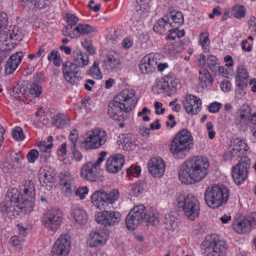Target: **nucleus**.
Segmentation results:
<instances>
[{
  "label": "nucleus",
  "mask_w": 256,
  "mask_h": 256,
  "mask_svg": "<svg viewBox=\"0 0 256 256\" xmlns=\"http://www.w3.org/2000/svg\"><path fill=\"white\" fill-rule=\"evenodd\" d=\"M231 11L234 16H245L246 8L243 5L236 4L231 8Z\"/></svg>",
  "instance_id": "41"
},
{
  "label": "nucleus",
  "mask_w": 256,
  "mask_h": 256,
  "mask_svg": "<svg viewBox=\"0 0 256 256\" xmlns=\"http://www.w3.org/2000/svg\"><path fill=\"white\" fill-rule=\"evenodd\" d=\"M222 104L218 102H214L211 104L209 107L208 110L210 112L216 113L219 111L222 107Z\"/></svg>",
  "instance_id": "61"
},
{
  "label": "nucleus",
  "mask_w": 256,
  "mask_h": 256,
  "mask_svg": "<svg viewBox=\"0 0 256 256\" xmlns=\"http://www.w3.org/2000/svg\"><path fill=\"white\" fill-rule=\"evenodd\" d=\"M9 32L8 36L11 40L15 41L14 44H16V42L21 40L22 36L20 31L18 30V28L14 27L12 30H8Z\"/></svg>",
  "instance_id": "44"
},
{
  "label": "nucleus",
  "mask_w": 256,
  "mask_h": 256,
  "mask_svg": "<svg viewBox=\"0 0 256 256\" xmlns=\"http://www.w3.org/2000/svg\"><path fill=\"white\" fill-rule=\"evenodd\" d=\"M5 30L0 32V42H2L3 44L6 46L13 44L14 42L10 44V42L12 40L8 36L9 32L8 30H6V28Z\"/></svg>",
  "instance_id": "48"
},
{
  "label": "nucleus",
  "mask_w": 256,
  "mask_h": 256,
  "mask_svg": "<svg viewBox=\"0 0 256 256\" xmlns=\"http://www.w3.org/2000/svg\"><path fill=\"white\" fill-rule=\"evenodd\" d=\"M88 192L87 186L79 187L75 192V194L80 196V199H84L85 195L88 194Z\"/></svg>",
  "instance_id": "54"
},
{
  "label": "nucleus",
  "mask_w": 256,
  "mask_h": 256,
  "mask_svg": "<svg viewBox=\"0 0 256 256\" xmlns=\"http://www.w3.org/2000/svg\"><path fill=\"white\" fill-rule=\"evenodd\" d=\"M136 92L132 89H125L121 91L110 101L108 112L111 118L120 120L124 112L128 113L134 108L137 102Z\"/></svg>",
  "instance_id": "4"
},
{
  "label": "nucleus",
  "mask_w": 256,
  "mask_h": 256,
  "mask_svg": "<svg viewBox=\"0 0 256 256\" xmlns=\"http://www.w3.org/2000/svg\"><path fill=\"white\" fill-rule=\"evenodd\" d=\"M178 83V80L172 76H165L162 82H160L158 86L160 89L166 90L167 92L176 90Z\"/></svg>",
  "instance_id": "26"
},
{
  "label": "nucleus",
  "mask_w": 256,
  "mask_h": 256,
  "mask_svg": "<svg viewBox=\"0 0 256 256\" xmlns=\"http://www.w3.org/2000/svg\"><path fill=\"white\" fill-rule=\"evenodd\" d=\"M38 156L39 154L37 150L34 149L30 150L27 154L28 162L30 163H34Z\"/></svg>",
  "instance_id": "53"
},
{
  "label": "nucleus",
  "mask_w": 256,
  "mask_h": 256,
  "mask_svg": "<svg viewBox=\"0 0 256 256\" xmlns=\"http://www.w3.org/2000/svg\"><path fill=\"white\" fill-rule=\"evenodd\" d=\"M248 148V145L239 138L232 140L229 146L232 156H236L237 158H240L239 162L233 167L232 170V178L238 185L242 184L248 178V169L250 168V162L247 156H244Z\"/></svg>",
  "instance_id": "2"
},
{
  "label": "nucleus",
  "mask_w": 256,
  "mask_h": 256,
  "mask_svg": "<svg viewBox=\"0 0 256 256\" xmlns=\"http://www.w3.org/2000/svg\"><path fill=\"white\" fill-rule=\"evenodd\" d=\"M78 36L90 34L97 32L96 28L88 24H80L76 26Z\"/></svg>",
  "instance_id": "38"
},
{
  "label": "nucleus",
  "mask_w": 256,
  "mask_h": 256,
  "mask_svg": "<svg viewBox=\"0 0 256 256\" xmlns=\"http://www.w3.org/2000/svg\"><path fill=\"white\" fill-rule=\"evenodd\" d=\"M70 238L68 234H62L56 241L52 249V256H67L70 248Z\"/></svg>",
  "instance_id": "14"
},
{
  "label": "nucleus",
  "mask_w": 256,
  "mask_h": 256,
  "mask_svg": "<svg viewBox=\"0 0 256 256\" xmlns=\"http://www.w3.org/2000/svg\"><path fill=\"white\" fill-rule=\"evenodd\" d=\"M198 79L200 81V84L203 88L210 86L213 82L212 76L208 71L206 69H202L199 72Z\"/></svg>",
  "instance_id": "33"
},
{
  "label": "nucleus",
  "mask_w": 256,
  "mask_h": 256,
  "mask_svg": "<svg viewBox=\"0 0 256 256\" xmlns=\"http://www.w3.org/2000/svg\"><path fill=\"white\" fill-rule=\"evenodd\" d=\"M60 181L61 185L64 186L67 192H71L73 188H74V179L72 176L67 172H61L60 174Z\"/></svg>",
  "instance_id": "30"
},
{
  "label": "nucleus",
  "mask_w": 256,
  "mask_h": 256,
  "mask_svg": "<svg viewBox=\"0 0 256 256\" xmlns=\"http://www.w3.org/2000/svg\"><path fill=\"white\" fill-rule=\"evenodd\" d=\"M157 66L156 60L152 55L144 56L139 64V69L143 74H148L154 72Z\"/></svg>",
  "instance_id": "21"
},
{
  "label": "nucleus",
  "mask_w": 256,
  "mask_h": 256,
  "mask_svg": "<svg viewBox=\"0 0 256 256\" xmlns=\"http://www.w3.org/2000/svg\"><path fill=\"white\" fill-rule=\"evenodd\" d=\"M158 220V214L153 210L148 212L146 207L139 204L133 208L127 215L126 224L128 230H134L142 222L153 226Z\"/></svg>",
  "instance_id": "7"
},
{
  "label": "nucleus",
  "mask_w": 256,
  "mask_h": 256,
  "mask_svg": "<svg viewBox=\"0 0 256 256\" xmlns=\"http://www.w3.org/2000/svg\"><path fill=\"white\" fill-rule=\"evenodd\" d=\"M106 152H101L99 154V158L95 162H92V165L94 166V169H96L104 160L105 156L107 155Z\"/></svg>",
  "instance_id": "56"
},
{
  "label": "nucleus",
  "mask_w": 256,
  "mask_h": 256,
  "mask_svg": "<svg viewBox=\"0 0 256 256\" xmlns=\"http://www.w3.org/2000/svg\"><path fill=\"white\" fill-rule=\"evenodd\" d=\"M120 194L118 190H114L109 193L97 190L91 196V202L98 208L106 209L109 204H112L117 200Z\"/></svg>",
  "instance_id": "9"
},
{
  "label": "nucleus",
  "mask_w": 256,
  "mask_h": 256,
  "mask_svg": "<svg viewBox=\"0 0 256 256\" xmlns=\"http://www.w3.org/2000/svg\"><path fill=\"white\" fill-rule=\"evenodd\" d=\"M249 74L243 66H239L237 68L236 82L237 86L241 89L244 88L248 84Z\"/></svg>",
  "instance_id": "25"
},
{
  "label": "nucleus",
  "mask_w": 256,
  "mask_h": 256,
  "mask_svg": "<svg viewBox=\"0 0 256 256\" xmlns=\"http://www.w3.org/2000/svg\"><path fill=\"white\" fill-rule=\"evenodd\" d=\"M184 107L188 114L194 115L200 111V100L195 96L190 94L185 98Z\"/></svg>",
  "instance_id": "19"
},
{
  "label": "nucleus",
  "mask_w": 256,
  "mask_h": 256,
  "mask_svg": "<svg viewBox=\"0 0 256 256\" xmlns=\"http://www.w3.org/2000/svg\"><path fill=\"white\" fill-rule=\"evenodd\" d=\"M150 110L144 107L142 109L141 112H140L138 116L140 117H142V120L144 122H148L150 120V118L148 116H144V114H150Z\"/></svg>",
  "instance_id": "60"
},
{
  "label": "nucleus",
  "mask_w": 256,
  "mask_h": 256,
  "mask_svg": "<svg viewBox=\"0 0 256 256\" xmlns=\"http://www.w3.org/2000/svg\"><path fill=\"white\" fill-rule=\"evenodd\" d=\"M220 88L222 91L228 92L230 90L231 83L228 80L223 82L220 84Z\"/></svg>",
  "instance_id": "64"
},
{
  "label": "nucleus",
  "mask_w": 256,
  "mask_h": 256,
  "mask_svg": "<svg viewBox=\"0 0 256 256\" xmlns=\"http://www.w3.org/2000/svg\"><path fill=\"white\" fill-rule=\"evenodd\" d=\"M148 170L154 177H161L165 170V164L164 160L160 158H151L148 163Z\"/></svg>",
  "instance_id": "20"
},
{
  "label": "nucleus",
  "mask_w": 256,
  "mask_h": 256,
  "mask_svg": "<svg viewBox=\"0 0 256 256\" xmlns=\"http://www.w3.org/2000/svg\"><path fill=\"white\" fill-rule=\"evenodd\" d=\"M68 118L64 114H58L52 118V124L56 126V128H63L68 125Z\"/></svg>",
  "instance_id": "37"
},
{
  "label": "nucleus",
  "mask_w": 256,
  "mask_h": 256,
  "mask_svg": "<svg viewBox=\"0 0 256 256\" xmlns=\"http://www.w3.org/2000/svg\"><path fill=\"white\" fill-rule=\"evenodd\" d=\"M124 164V157L121 154L110 156L106 162V167L108 172L116 174L122 169Z\"/></svg>",
  "instance_id": "18"
},
{
  "label": "nucleus",
  "mask_w": 256,
  "mask_h": 256,
  "mask_svg": "<svg viewBox=\"0 0 256 256\" xmlns=\"http://www.w3.org/2000/svg\"><path fill=\"white\" fill-rule=\"evenodd\" d=\"M229 198V192L226 188H222L218 184L210 186L204 193V200L210 208H216L226 204Z\"/></svg>",
  "instance_id": "8"
},
{
  "label": "nucleus",
  "mask_w": 256,
  "mask_h": 256,
  "mask_svg": "<svg viewBox=\"0 0 256 256\" xmlns=\"http://www.w3.org/2000/svg\"><path fill=\"white\" fill-rule=\"evenodd\" d=\"M207 65L211 71L216 72L218 66V59L216 56L213 55L209 56L207 58Z\"/></svg>",
  "instance_id": "43"
},
{
  "label": "nucleus",
  "mask_w": 256,
  "mask_h": 256,
  "mask_svg": "<svg viewBox=\"0 0 256 256\" xmlns=\"http://www.w3.org/2000/svg\"><path fill=\"white\" fill-rule=\"evenodd\" d=\"M42 92V87L36 84H32L30 85V88L28 91H26L24 94L25 97L27 96V98H38Z\"/></svg>",
  "instance_id": "36"
},
{
  "label": "nucleus",
  "mask_w": 256,
  "mask_h": 256,
  "mask_svg": "<svg viewBox=\"0 0 256 256\" xmlns=\"http://www.w3.org/2000/svg\"><path fill=\"white\" fill-rule=\"evenodd\" d=\"M149 1L150 0H136L137 3H140V6H136V10L138 14H142V12H144V10H142V8L146 10L148 6Z\"/></svg>",
  "instance_id": "50"
},
{
  "label": "nucleus",
  "mask_w": 256,
  "mask_h": 256,
  "mask_svg": "<svg viewBox=\"0 0 256 256\" xmlns=\"http://www.w3.org/2000/svg\"><path fill=\"white\" fill-rule=\"evenodd\" d=\"M117 144L120 148L128 151L134 149L137 146L136 142L132 140L128 134L122 136V138L118 140Z\"/></svg>",
  "instance_id": "28"
},
{
  "label": "nucleus",
  "mask_w": 256,
  "mask_h": 256,
  "mask_svg": "<svg viewBox=\"0 0 256 256\" xmlns=\"http://www.w3.org/2000/svg\"><path fill=\"white\" fill-rule=\"evenodd\" d=\"M94 166L92 162H88L85 164L81 168L80 176L84 180L90 182H96L98 179L96 174V172L94 170Z\"/></svg>",
  "instance_id": "24"
},
{
  "label": "nucleus",
  "mask_w": 256,
  "mask_h": 256,
  "mask_svg": "<svg viewBox=\"0 0 256 256\" xmlns=\"http://www.w3.org/2000/svg\"><path fill=\"white\" fill-rule=\"evenodd\" d=\"M143 188L138 184H134L131 186L130 195L132 197H138L140 194Z\"/></svg>",
  "instance_id": "47"
},
{
  "label": "nucleus",
  "mask_w": 256,
  "mask_h": 256,
  "mask_svg": "<svg viewBox=\"0 0 256 256\" xmlns=\"http://www.w3.org/2000/svg\"><path fill=\"white\" fill-rule=\"evenodd\" d=\"M62 72L64 78L70 84H76L80 77V70L72 62L66 61L62 64Z\"/></svg>",
  "instance_id": "15"
},
{
  "label": "nucleus",
  "mask_w": 256,
  "mask_h": 256,
  "mask_svg": "<svg viewBox=\"0 0 256 256\" xmlns=\"http://www.w3.org/2000/svg\"><path fill=\"white\" fill-rule=\"evenodd\" d=\"M65 20L68 25L65 26L62 30L63 35L72 38L78 37V33L76 30V25L78 22V17H66Z\"/></svg>",
  "instance_id": "23"
},
{
  "label": "nucleus",
  "mask_w": 256,
  "mask_h": 256,
  "mask_svg": "<svg viewBox=\"0 0 256 256\" xmlns=\"http://www.w3.org/2000/svg\"><path fill=\"white\" fill-rule=\"evenodd\" d=\"M169 34L167 36L168 40H174L176 38H180L184 36L185 32L184 30H179L178 28H173L169 30Z\"/></svg>",
  "instance_id": "42"
},
{
  "label": "nucleus",
  "mask_w": 256,
  "mask_h": 256,
  "mask_svg": "<svg viewBox=\"0 0 256 256\" xmlns=\"http://www.w3.org/2000/svg\"><path fill=\"white\" fill-rule=\"evenodd\" d=\"M120 217L121 214L114 211L103 210L96 215V220L97 222L103 224L104 226L96 228L95 232L90 234V246L94 248L104 244L108 238V230L106 227L118 224L120 220Z\"/></svg>",
  "instance_id": "3"
},
{
  "label": "nucleus",
  "mask_w": 256,
  "mask_h": 256,
  "mask_svg": "<svg viewBox=\"0 0 256 256\" xmlns=\"http://www.w3.org/2000/svg\"><path fill=\"white\" fill-rule=\"evenodd\" d=\"M200 44L204 48L208 46L210 44V40L208 38V33L205 31L200 34Z\"/></svg>",
  "instance_id": "51"
},
{
  "label": "nucleus",
  "mask_w": 256,
  "mask_h": 256,
  "mask_svg": "<svg viewBox=\"0 0 256 256\" xmlns=\"http://www.w3.org/2000/svg\"><path fill=\"white\" fill-rule=\"evenodd\" d=\"M166 19H165L164 18L162 17L157 20L153 27L154 31L160 36L162 35L165 32L166 28L170 26L169 22H168V17H166Z\"/></svg>",
  "instance_id": "34"
},
{
  "label": "nucleus",
  "mask_w": 256,
  "mask_h": 256,
  "mask_svg": "<svg viewBox=\"0 0 256 256\" xmlns=\"http://www.w3.org/2000/svg\"><path fill=\"white\" fill-rule=\"evenodd\" d=\"M23 54L21 52H16L12 54L8 59L5 66L6 74H12L20 64Z\"/></svg>",
  "instance_id": "22"
},
{
  "label": "nucleus",
  "mask_w": 256,
  "mask_h": 256,
  "mask_svg": "<svg viewBox=\"0 0 256 256\" xmlns=\"http://www.w3.org/2000/svg\"><path fill=\"white\" fill-rule=\"evenodd\" d=\"M172 21L169 22L170 26L178 28L184 24V17H171Z\"/></svg>",
  "instance_id": "52"
},
{
  "label": "nucleus",
  "mask_w": 256,
  "mask_h": 256,
  "mask_svg": "<svg viewBox=\"0 0 256 256\" xmlns=\"http://www.w3.org/2000/svg\"><path fill=\"white\" fill-rule=\"evenodd\" d=\"M178 205L182 208L185 215L190 220H194L200 214V206L197 199L192 195L183 196L178 200Z\"/></svg>",
  "instance_id": "12"
},
{
  "label": "nucleus",
  "mask_w": 256,
  "mask_h": 256,
  "mask_svg": "<svg viewBox=\"0 0 256 256\" xmlns=\"http://www.w3.org/2000/svg\"><path fill=\"white\" fill-rule=\"evenodd\" d=\"M176 218L170 214H167L164 216V223L166 226V228L168 230L174 229L176 226Z\"/></svg>",
  "instance_id": "40"
},
{
  "label": "nucleus",
  "mask_w": 256,
  "mask_h": 256,
  "mask_svg": "<svg viewBox=\"0 0 256 256\" xmlns=\"http://www.w3.org/2000/svg\"><path fill=\"white\" fill-rule=\"evenodd\" d=\"M141 172V168L140 166H136L134 168L130 167L127 170V174L129 176L134 174V176H138Z\"/></svg>",
  "instance_id": "59"
},
{
  "label": "nucleus",
  "mask_w": 256,
  "mask_h": 256,
  "mask_svg": "<svg viewBox=\"0 0 256 256\" xmlns=\"http://www.w3.org/2000/svg\"><path fill=\"white\" fill-rule=\"evenodd\" d=\"M203 253L206 256H224L226 251V242L216 240L212 236H206L202 242Z\"/></svg>",
  "instance_id": "10"
},
{
  "label": "nucleus",
  "mask_w": 256,
  "mask_h": 256,
  "mask_svg": "<svg viewBox=\"0 0 256 256\" xmlns=\"http://www.w3.org/2000/svg\"><path fill=\"white\" fill-rule=\"evenodd\" d=\"M237 115L247 118L251 116V108L246 104H243L237 112Z\"/></svg>",
  "instance_id": "45"
},
{
  "label": "nucleus",
  "mask_w": 256,
  "mask_h": 256,
  "mask_svg": "<svg viewBox=\"0 0 256 256\" xmlns=\"http://www.w3.org/2000/svg\"><path fill=\"white\" fill-rule=\"evenodd\" d=\"M250 122V118H247L239 116H236L235 124L236 126L240 130H244Z\"/></svg>",
  "instance_id": "39"
},
{
  "label": "nucleus",
  "mask_w": 256,
  "mask_h": 256,
  "mask_svg": "<svg viewBox=\"0 0 256 256\" xmlns=\"http://www.w3.org/2000/svg\"><path fill=\"white\" fill-rule=\"evenodd\" d=\"M82 46L86 49V52L90 55L96 53V48L90 42L85 40L82 42Z\"/></svg>",
  "instance_id": "55"
},
{
  "label": "nucleus",
  "mask_w": 256,
  "mask_h": 256,
  "mask_svg": "<svg viewBox=\"0 0 256 256\" xmlns=\"http://www.w3.org/2000/svg\"><path fill=\"white\" fill-rule=\"evenodd\" d=\"M16 226L18 230V234L20 236L21 238L26 237L27 234L26 231L28 230V228H24L20 224H18Z\"/></svg>",
  "instance_id": "62"
},
{
  "label": "nucleus",
  "mask_w": 256,
  "mask_h": 256,
  "mask_svg": "<svg viewBox=\"0 0 256 256\" xmlns=\"http://www.w3.org/2000/svg\"><path fill=\"white\" fill-rule=\"evenodd\" d=\"M12 135L17 140H22L24 138L22 129L20 126H16L13 130Z\"/></svg>",
  "instance_id": "49"
},
{
  "label": "nucleus",
  "mask_w": 256,
  "mask_h": 256,
  "mask_svg": "<svg viewBox=\"0 0 256 256\" xmlns=\"http://www.w3.org/2000/svg\"><path fill=\"white\" fill-rule=\"evenodd\" d=\"M193 146V138L190 132L182 129L173 138L170 150L176 159H184L189 154Z\"/></svg>",
  "instance_id": "6"
},
{
  "label": "nucleus",
  "mask_w": 256,
  "mask_h": 256,
  "mask_svg": "<svg viewBox=\"0 0 256 256\" xmlns=\"http://www.w3.org/2000/svg\"><path fill=\"white\" fill-rule=\"evenodd\" d=\"M54 177L51 172L43 171L39 175V180L41 185L47 190H50L54 184Z\"/></svg>",
  "instance_id": "29"
},
{
  "label": "nucleus",
  "mask_w": 256,
  "mask_h": 256,
  "mask_svg": "<svg viewBox=\"0 0 256 256\" xmlns=\"http://www.w3.org/2000/svg\"><path fill=\"white\" fill-rule=\"evenodd\" d=\"M71 216L78 224H82L86 222L87 216L86 212L82 209L76 207L70 212Z\"/></svg>",
  "instance_id": "32"
},
{
  "label": "nucleus",
  "mask_w": 256,
  "mask_h": 256,
  "mask_svg": "<svg viewBox=\"0 0 256 256\" xmlns=\"http://www.w3.org/2000/svg\"><path fill=\"white\" fill-rule=\"evenodd\" d=\"M248 28L252 31L256 32V17H251L248 21Z\"/></svg>",
  "instance_id": "63"
},
{
  "label": "nucleus",
  "mask_w": 256,
  "mask_h": 256,
  "mask_svg": "<svg viewBox=\"0 0 256 256\" xmlns=\"http://www.w3.org/2000/svg\"><path fill=\"white\" fill-rule=\"evenodd\" d=\"M164 52L167 54L173 55L176 53V47L174 44H166L164 48Z\"/></svg>",
  "instance_id": "57"
},
{
  "label": "nucleus",
  "mask_w": 256,
  "mask_h": 256,
  "mask_svg": "<svg viewBox=\"0 0 256 256\" xmlns=\"http://www.w3.org/2000/svg\"><path fill=\"white\" fill-rule=\"evenodd\" d=\"M48 59L49 60H52L54 64L58 66H60L62 59L60 56L58 55V52L55 50H52L48 56Z\"/></svg>",
  "instance_id": "46"
},
{
  "label": "nucleus",
  "mask_w": 256,
  "mask_h": 256,
  "mask_svg": "<svg viewBox=\"0 0 256 256\" xmlns=\"http://www.w3.org/2000/svg\"><path fill=\"white\" fill-rule=\"evenodd\" d=\"M208 162L202 156H194L182 164L178 176L182 182L192 184L198 182L208 174Z\"/></svg>",
  "instance_id": "1"
},
{
  "label": "nucleus",
  "mask_w": 256,
  "mask_h": 256,
  "mask_svg": "<svg viewBox=\"0 0 256 256\" xmlns=\"http://www.w3.org/2000/svg\"><path fill=\"white\" fill-rule=\"evenodd\" d=\"M99 61L94 60L93 65L86 72V74L96 80H100L102 78V74L99 67Z\"/></svg>",
  "instance_id": "35"
},
{
  "label": "nucleus",
  "mask_w": 256,
  "mask_h": 256,
  "mask_svg": "<svg viewBox=\"0 0 256 256\" xmlns=\"http://www.w3.org/2000/svg\"><path fill=\"white\" fill-rule=\"evenodd\" d=\"M63 219V214L60 209L52 208L45 214L43 224L48 230L56 232L60 228Z\"/></svg>",
  "instance_id": "13"
},
{
  "label": "nucleus",
  "mask_w": 256,
  "mask_h": 256,
  "mask_svg": "<svg viewBox=\"0 0 256 256\" xmlns=\"http://www.w3.org/2000/svg\"><path fill=\"white\" fill-rule=\"evenodd\" d=\"M86 135V138L80 143V146L86 150L98 148L107 140L106 132L100 130H92Z\"/></svg>",
  "instance_id": "11"
},
{
  "label": "nucleus",
  "mask_w": 256,
  "mask_h": 256,
  "mask_svg": "<svg viewBox=\"0 0 256 256\" xmlns=\"http://www.w3.org/2000/svg\"><path fill=\"white\" fill-rule=\"evenodd\" d=\"M70 140L72 144V148H74L78 139V133L76 129L72 130L70 134Z\"/></svg>",
  "instance_id": "58"
},
{
  "label": "nucleus",
  "mask_w": 256,
  "mask_h": 256,
  "mask_svg": "<svg viewBox=\"0 0 256 256\" xmlns=\"http://www.w3.org/2000/svg\"><path fill=\"white\" fill-rule=\"evenodd\" d=\"M73 62L79 68L86 66L89 62V58L86 54L82 53L80 50L72 52Z\"/></svg>",
  "instance_id": "27"
},
{
  "label": "nucleus",
  "mask_w": 256,
  "mask_h": 256,
  "mask_svg": "<svg viewBox=\"0 0 256 256\" xmlns=\"http://www.w3.org/2000/svg\"><path fill=\"white\" fill-rule=\"evenodd\" d=\"M20 192L17 188H9L4 202L0 204V210L5 212L10 218H14L20 213L28 214L27 206L18 198Z\"/></svg>",
  "instance_id": "5"
},
{
  "label": "nucleus",
  "mask_w": 256,
  "mask_h": 256,
  "mask_svg": "<svg viewBox=\"0 0 256 256\" xmlns=\"http://www.w3.org/2000/svg\"><path fill=\"white\" fill-rule=\"evenodd\" d=\"M35 196V188L32 181L26 182L23 194H20L18 198L27 206L28 212H31L34 206V198Z\"/></svg>",
  "instance_id": "17"
},
{
  "label": "nucleus",
  "mask_w": 256,
  "mask_h": 256,
  "mask_svg": "<svg viewBox=\"0 0 256 256\" xmlns=\"http://www.w3.org/2000/svg\"><path fill=\"white\" fill-rule=\"evenodd\" d=\"M234 229L238 234H242L250 230L252 223L249 221L248 218L242 220L238 221L233 224Z\"/></svg>",
  "instance_id": "31"
},
{
  "label": "nucleus",
  "mask_w": 256,
  "mask_h": 256,
  "mask_svg": "<svg viewBox=\"0 0 256 256\" xmlns=\"http://www.w3.org/2000/svg\"><path fill=\"white\" fill-rule=\"evenodd\" d=\"M121 60L120 57L113 54H108L102 61V68L106 74L118 72L120 70Z\"/></svg>",
  "instance_id": "16"
}]
</instances>
